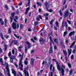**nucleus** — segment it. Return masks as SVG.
Instances as JSON below:
<instances>
[{
	"label": "nucleus",
	"mask_w": 76,
	"mask_h": 76,
	"mask_svg": "<svg viewBox=\"0 0 76 76\" xmlns=\"http://www.w3.org/2000/svg\"><path fill=\"white\" fill-rule=\"evenodd\" d=\"M45 63H49V64H51V61L48 59V58H47L45 60Z\"/></svg>",
	"instance_id": "5"
},
{
	"label": "nucleus",
	"mask_w": 76,
	"mask_h": 76,
	"mask_svg": "<svg viewBox=\"0 0 76 76\" xmlns=\"http://www.w3.org/2000/svg\"><path fill=\"white\" fill-rule=\"evenodd\" d=\"M30 9V7H28L26 9V12L25 13V15H26L27 13L28 12V11L29 10V9Z\"/></svg>",
	"instance_id": "18"
},
{
	"label": "nucleus",
	"mask_w": 76,
	"mask_h": 76,
	"mask_svg": "<svg viewBox=\"0 0 76 76\" xmlns=\"http://www.w3.org/2000/svg\"><path fill=\"white\" fill-rule=\"evenodd\" d=\"M10 58H11L12 59H14V58H15V56H12Z\"/></svg>",
	"instance_id": "59"
},
{
	"label": "nucleus",
	"mask_w": 76,
	"mask_h": 76,
	"mask_svg": "<svg viewBox=\"0 0 76 76\" xmlns=\"http://www.w3.org/2000/svg\"><path fill=\"white\" fill-rule=\"evenodd\" d=\"M15 18H13L14 19V20L15 21V22H16V20H18V17L17 16H15Z\"/></svg>",
	"instance_id": "24"
},
{
	"label": "nucleus",
	"mask_w": 76,
	"mask_h": 76,
	"mask_svg": "<svg viewBox=\"0 0 76 76\" xmlns=\"http://www.w3.org/2000/svg\"><path fill=\"white\" fill-rule=\"evenodd\" d=\"M1 37L2 39H4V38H3V35L2 34H1Z\"/></svg>",
	"instance_id": "40"
},
{
	"label": "nucleus",
	"mask_w": 76,
	"mask_h": 76,
	"mask_svg": "<svg viewBox=\"0 0 76 76\" xmlns=\"http://www.w3.org/2000/svg\"><path fill=\"white\" fill-rule=\"evenodd\" d=\"M37 5H38V6H41L42 5V4H41V3H40L38 2H37Z\"/></svg>",
	"instance_id": "23"
},
{
	"label": "nucleus",
	"mask_w": 76,
	"mask_h": 76,
	"mask_svg": "<svg viewBox=\"0 0 76 76\" xmlns=\"http://www.w3.org/2000/svg\"><path fill=\"white\" fill-rule=\"evenodd\" d=\"M45 41V40L43 39V38H42V37H41L40 38L39 42H40L41 43H43V42H44Z\"/></svg>",
	"instance_id": "14"
},
{
	"label": "nucleus",
	"mask_w": 76,
	"mask_h": 76,
	"mask_svg": "<svg viewBox=\"0 0 76 76\" xmlns=\"http://www.w3.org/2000/svg\"><path fill=\"white\" fill-rule=\"evenodd\" d=\"M52 60L53 61H55V62H56V64H57V63H58V62H57V60L54 58Z\"/></svg>",
	"instance_id": "37"
},
{
	"label": "nucleus",
	"mask_w": 76,
	"mask_h": 76,
	"mask_svg": "<svg viewBox=\"0 0 76 76\" xmlns=\"http://www.w3.org/2000/svg\"><path fill=\"white\" fill-rule=\"evenodd\" d=\"M26 44H28V48H30V47H31V46H32V45H31V44L28 41H27L26 42Z\"/></svg>",
	"instance_id": "11"
},
{
	"label": "nucleus",
	"mask_w": 76,
	"mask_h": 76,
	"mask_svg": "<svg viewBox=\"0 0 76 76\" xmlns=\"http://www.w3.org/2000/svg\"><path fill=\"white\" fill-rule=\"evenodd\" d=\"M23 72L25 76H29V73H28V72L27 71V70L25 69L23 71Z\"/></svg>",
	"instance_id": "4"
},
{
	"label": "nucleus",
	"mask_w": 76,
	"mask_h": 76,
	"mask_svg": "<svg viewBox=\"0 0 76 76\" xmlns=\"http://www.w3.org/2000/svg\"><path fill=\"white\" fill-rule=\"evenodd\" d=\"M64 21H63L62 23V27H63L64 26Z\"/></svg>",
	"instance_id": "35"
},
{
	"label": "nucleus",
	"mask_w": 76,
	"mask_h": 76,
	"mask_svg": "<svg viewBox=\"0 0 76 76\" xmlns=\"http://www.w3.org/2000/svg\"><path fill=\"white\" fill-rule=\"evenodd\" d=\"M34 52V50H31V54H33Z\"/></svg>",
	"instance_id": "60"
},
{
	"label": "nucleus",
	"mask_w": 76,
	"mask_h": 76,
	"mask_svg": "<svg viewBox=\"0 0 76 76\" xmlns=\"http://www.w3.org/2000/svg\"><path fill=\"white\" fill-rule=\"evenodd\" d=\"M14 35L17 38H19V37L18 36H17V35H16L15 34H14Z\"/></svg>",
	"instance_id": "43"
},
{
	"label": "nucleus",
	"mask_w": 76,
	"mask_h": 76,
	"mask_svg": "<svg viewBox=\"0 0 76 76\" xmlns=\"http://www.w3.org/2000/svg\"><path fill=\"white\" fill-rule=\"evenodd\" d=\"M73 72V71L72 70H71L70 72V75H72V73Z\"/></svg>",
	"instance_id": "58"
},
{
	"label": "nucleus",
	"mask_w": 76,
	"mask_h": 76,
	"mask_svg": "<svg viewBox=\"0 0 76 76\" xmlns=\"http://www.w3.org/2000/svg\"><path fill=\"white\" fill-rule=\"evenodd\" d=\"M75 44V42H74L70 46V48H72Z\"/></svg>",
	"instance_id": "20"
},
{
	"label": "nucleus",
	"mask_w": 76,
	"mask_h": 76,
	"mask_svg": "<svg viewBox=\"0 0 76 76\" xmlns=\"http://www.w3.org/2000/svg\"><path fill=\"white\" fill-rule=\"evenodd\" d=\"M34 61H35V59L33 58H32L31 61V64L32 66H34Z\"/></svg>",
	"instance_id": "10"
},
{
	"label": "nucleus",
	"mask_w": 76,
	"mask_h": 76,
	"mask_svg": "<svg viewBox=\"0 0 76 76\" xmlns=\"http://www.w3.org/2000/svg\"><path fill=\"white\" fill-rule=\"evenodd\" d=\"M8 32L9 34H10V33L12 32V31H11V28H8Z\"/></svg>",
	"instance_id": "25"
},
{
	"label": "nucleus",
	"mask_w": 76,
	"mask_h": 76,
	"mask_svg": "<svg viewBox=\"0 0 76 76\" xmlns=\"http://www.w3.org/2000/svg\"><path fill=\"white\" fill-rule=\"evenodd\" d=\"M12 27L14 29H15L16 28V23L14 22L12 23Z\"/></svg>",
	"instance_id": "7"
},
{
	"label": "nucleus",
	"mask_w": 76,
	"mask_h": 76,
	"mask_svg": "<svg viewBox=\"0 0 76 76\" xmlns=\"http://www.w3.org/2000/svg\"><path fill=\"white\" fill-rule=\"evenodd\" d=\"M12 73L13 74H14V76H16V72L14 70V69L12 70Z\"/></svg>",
	"instance_id": "17"
},
{
	"label": "nucleus",
	"mask_w": 76,
	"mask_h": 76,
	"mask_svg": "<svg viewBox=\"0 0 76 76\" xmlns=\"http://www.w3.org/2000/svg\"><path fill=\"white\" fill-rule=\"evenodd\" d=\"M27 6H30V1H28V2L27 4Z\"/></svg>",
	"instance_id": "51"
},
{
	"label": "nucleus",
	"mask_w": 76,
	"mask_h": 76,
	"mask_svg": "<svg viewBox=\"0 0 76 76\" xmlns=\"http://www.w3.org/2000/svg\"><path fill=\"white\" fill-rule=\"evenodd\" d=\"M67 22H68V23L70 25L71 24V22H70V21L69 20H67Z\"/></svg>",
	"instance_id": "62"
},
{
	"label": "nucleus",
	"mask_w": 76,
	"mask_h": 76,
	"mask_svg": "<svg viewBox=\"0 0 76 76\" xmlns=\"http://www.w3.org/2000/svg\"><path fill=\"white\" fill-rule=\"evenodd\" d=\"M53 53V47H51L50 48V50H49V53Z\"/></svg>",
	"instance_id": "16"
},
{
	"label": "nucleus",
	"mask_w": 76,
	"mask_h": 76,
	"mask_svg": "<svg viewBox=\"0 0 76 76\" xmlns=\"http://www.w3.org/2000/svg\"><path fill=\"white\" fill-rule=\"evenodd\" d=\"M11 43L12 44H13L14 43L15 45H16V44H17L18 43V40H13L12 41Z\"/></svg>",
	"instance_id": "13"
},
{
	"label": "nucleus",
	"mask_w": 76,
	"mask_h": 76,
	"mask_svg": "<svg viewBox=\"0 0 76 76\" xmlns=\"http://www.w3.org/2000/svg\"><path fill=\"white\" fill-rule=\"evenodd\" d=\"M54 28L55 30H57V27H56V26H54Z\"/></svg>",
	"instance_id": "61"
},
{
	"label": "nucleus",
	"mask_w": 76,
	"mask_h": 76,
	"mask_svg": "<svg viewBox=\"0 0 76 76\" xmlns=\"http://www.w3.org/2000/svg\"><path fill=\"white\" fill-rule=\"evenodd\" d=\"M71 59L72 60V59H73L74 58V56L73 55H72L71 56Z\"/></svg>",
	"instance_id": "45"
},
{
	"label": "nucleus",
	"mask_w": 76,
	"mask_h": 76,
	"mask_svg": "<svg viewBox=\"0 0 76 76\" xmlns=\"http://www.w3.org/2000/svg\"><path fill=\"white\" fill-rule=\"evenodd\" d=\"M44 5L45 6H47V5H48V2H46L44 4Z\"/></svg>",
	"instance_id": "56"
},
{
	"label": "nucleus",
	"mask_w": 76,
	"mask_h": 76,
	"mask_svg": "<svg viewBox=\"0 0 76 76\" xmlns=\"http://www.w3.org/2000/svg\"><path fill=\"white\" fill-rule=\"evenodd\" d=\"M68 65L69 68H71V64H70L68 63Z\"/></svg>",
	"instance_id": "38"
},
{
	"label": "nucleus",
	"mask_w": 76,
	"mask_h": 76,
	"mask_svg": "<svg viewBox=\"0 0 76 76\" xmlns=\"http://www.w3.org/2000/svg\"><path fill=\"white\" fill-rule=\"evenodd\" d=\"M44 16H48V13H45L44 15Z\"/></svg>",
	"instance_id": "42"
},
{
	"label": "nucleus",
	"mask_w": 76,
	"mask_h": 76,
	"mask_svg": "<svg viewBox=\"0 0 76 76\" xmlns=\"http://www.w3.org/2000/svg\"><path fill=\"white\" fill-rule=\"evenodd\" d=\"M59 13H60V16H62V12H61V10H60Z\"/></svg>",
	"instance_id": "47"
},
{
	"label": "nucleus",
	"mask_w": 76,
	"mask_h": 76,
	"mask_svg": "<svg viewBox=\"0 0 76 76\" xmlns=\"http://www.w3.org/2000/svg\"><path fill=\"white\" fill-rule=\"evenodd\" d=\"M67 31H65L64 32V37L66 35V34H67Z\"/></svg>",
	"instance_id": "30"
},
{
	"label": "nucleus",
	"mask_w": 76,
	"mask_h": 76,
	"mask_svg": "<svg viewBox=\"0 0 76 76\" xmlns=\"http://www.w3.org/2000/svg\"><path fill=\"white\" fill-rule=\"evenodd\" d=\"M53 21L54 20H52L50 22V25H52L53 22Z\"/></svg>",
	"instance_id": "39"
},
{
	"label": "nucleus",
	"mask_w": 76,
	"mask_h": 76,
	"mask_svg": "<svg viewBox=\"0 0 76 76\" xmlns=\"http://www.w3.org/2000/svg\"><path fill=\"white\" fill-rule=\"evenodd\" d=\"M23 54L22 55V57L21 58V59H20V61H22V59H23Z\"/></svg>",
	"instance_id": "26"
},
{
	"label": "nucleus",
	"mask_w": 76,
	"mask_h": 76,
	"mask_svg": "<svg viewBox=\"0 0 76 76\" xmlns=\"http://www.w3.org/2000/svg\"><path fill=\"white\" fill-rule=\"evenodd\" d=\"M49 39H50V41L51 42H53V40H52V39H51V37H49Z\"/></svg>",
	"instance_id": "36"
},
{
	"label": "nucleus",
	"mask_w": 76,
	"mask_h": 76,
	"mask_svg": "<svg viewBox=\"0 0 76 76\" xmlns=\"http://www.w3.org/2000/svg\"><path fill=\"white\" fill-rule=\"evenodd\" d=\"M68 57H69L70 55L72 53V49H70V50L68 49Z\"/></svg>",
	"instance_id": "9"
},
{
	"label": "nucleus",
	"mask_w": 76,
	"mask_h": 76,
	"mask_svg": "<svg viewBox=\"0 0 76 76\" xmlns=\"http://www.w3.org/2000/svg\"><path fill=\"white\" fill-rule=\"evenodd\" d=\"M23 28V25L22 24H20V29H22Z\"/></svg>",
	"instance_id": "28"
},
{
	"label": "nucleus",
	"mask_w": 76,
	"mask_h": 76,
	"mask_svg": "<svg viewBox=\"0 0 76 76\" xmlns=\"http://www.w3.org/2000/svg\"><path fill=\"white\" fill-rule=\"evenodd\" d=\"M68 15H69V11L67 10L65 12V13L64 18H66V17H67Z\"/></svg>",
	"instance_id": "8"
},
{
	"label": "nucleus",
	"mask_w": 76,
	"mask_h": 76,
	"mask_svg": "<svg viewBox=\"0 0 76 76\" xmlns=\"http://www.w3.org/2000/svg\"><path fill=\"white\" fill-rule=\"evenodd\" d=\"M31 41H32V42H35V41H34V40L33 38H31Z\"/></svg>",
	"instance_id": "57"
},
{
	"label": "nucleus",
	"mask_w": 76,
	"mask_h": 76,
	"mask_svg": "<svg viewBox=\"0 0 76 76\" xmlns=\"http://www.w3.org/2000/svg\"><path fill=\"white\" fill-rule=\"evenodd\" d=\"M56 64L57 65V68L58 70L59 71H60L61 69H60V66L58 65V62H57Z\"/></svg>",
	"instance_id": "12"
},
{
	"label": "nucleus",
	"mask_w": 76,
	"mask_h": 76,
	"mask_svg": "<svg viewBox=\"0 0 76 76\" xmlns=\"http://www.w3.org/2000/svg\"><path fill=\"white\" fill-rule=\"evenodd\" d=\"M12 53L13 54H15V50H12Z\"/></svg>",
	"instance_id": "52"
},
{
	"label": "nucleus",
	"mask_w": 76,
	"mask_h": 76,
	"mask_svg": "<svg viewBox=\"0 0 76 76\" xmlns=\"http://www.w3.org/2000/svg\"><path fill=\"white\" fill-rule=\"evenodd\" d=\"M63 68L64 69L66 68L65 66H64L63 65H62V68L61 69L62 70L61 73L62 75L63 76H64V69H63Z\"/></svg>",
	"instance_id": "3"
},
{
	"label": "nucleus",
	"mask_w": 76,
	"mask_h": 76,
	"mask_svg": "<svg viewBox=\"0 0 76 76\" xmlns=\"http://www.w3.org/2000/svg\"><path fill=\"white\" fill-rule=\"evenodd\" d=\"M7 19H5V20H4V22H5V25H6V23H7Z\"/></svg>",
	"instance_id": "49"
},
{
	"label": "nucleus",
	"mask_w": 76,
	"mask_h": 76,
	"mask_svg": "<svg viewBox=\"0 0 76 76\" xmlns=\"http://www.w3.org/2000/svg\"><path fill=\"white\" fill-rule=\"evenodd\" d=\"M56 26L57 27H59V25H58V21L56 22Z\"/></svg>",
	"instance_id": "27"
},
{
	"label": "nucleus",
	"mask_w": 76,
	"mask_h": 76,
	"mask_svg": "<svg viewBox=\"0 0 76 76\" xmlns=\"http://www.w3.org/2000/svg\"><path fill=\"white\" fill-rule=\"evenodd\" d=\"M48 11L49 12H50V13H52V12H53V10L51 9L49 10Z\"/></svg>",
	"instance_id": "55"
},
{
	"label": "nucleus",
	"mask_w": 76,
	"mask_h": 76,
	"mask_svg": "<svg viewBox=\"0 0 76 76\" xmlns=\"http://www.w3.org/2000/svg\"><path fill=\"white\" fill-rule=\"evenodd\" d=\"M15 15V14L14 13H11L12 17L10 18V19L11 20V22H12V19H13V17H14Z\"/></svg>",
	"instance_id": "6"
},
{
	"label": "nucleus",
	"mask_w": 76,
	"mask_h": 76,
	"mask_svg": "<svg viewBox=\"0 0 76 76\" xmlns=\"http://www.w3.org/2000/svg\"><path fill=\"white\" fill-rule=\"evenodd\" d=\"M23 48L22 46H19L18 47V50H19V51H22V48Z\"/></svg>",
	"instance_id": "21"
},
{
	"label": "nucleus",
	"mask_w": 76,
	"mask_h": 76,
	"mask_svg": "<svg viewBox=\"0 0 76 76\" xmlns=\"http://www.w3.org/2000/svg\"><path fill=\"white\" fill-rule=\"evenodd\" d=\"M65 27H66V28H67V26H68L67 25V22H65Z\"/></svg>",
	"instance_id": "48"
},
{
	"label": "nucleus",
	"mask_w": 76,
	"mask_h": 76,
	"mask_svg": "<svg viewBox=\"0 0 76 76\" xmlns=\"http://www.w3.org/2000/svg\"><path fill=\"white\" fill-rule=\"evenodd\" d=\"M5 37L6 39H7L9 38V36L8 35H6L5 36Z\"/></svg>",
	"instance_id": "41"
},
{
	"label": "nucleus",
	"mask_w": 76,
	"mask_h": 76,
	"mask_svg": "<svg viewBox=\"0 0 76 76\" xmlns=\"http://www.w3.org/2000/svg\"><path fill=\"white\" fill-rule=\"evenodd\" d=\"M74 34H75V31L71 32L69 34V36H72V35H73Z\"/></svg>",
	"instance_id": "19"
},
{
	"label": "nucleus",
	"mask_w": 76,
	"mask_h": 76,
	"mask_svg": "<svg viewBox=\"0 0 76 76\" xmlns=\"http://www.w3.org/2000/svg\"><path fill=\"white\" fill-rule=\"evenodd\" d=\"M28 61H24V64L25 65H27V64H28Z\"/></svg>",
	"instance_id": "34"
},
{
	"label": "nucleus",
	"mask_w": 76,
	"mask_h": 76,
	"mask_svg": "<svg viewBox=\"0 0 76 76\" xmlns=\"http://www.w3.org/2000/svg\"><path fill=\"white\" fill-rule=\"evenodd\" d=\"M38 22L37 21L35 22L34 24V26H36V25H38Z\"/></svg>",
	"instance_id": "33"
},
{
	"label": "nucleus",
	"mask_w": 76,
	"mask_h": 76,
	"mask_svg": "<svg viewBox=\"0 0 76 76\" xmlns=\"http://www.w3.org/2000/svg\"><path fill=\"white\" fill-rule=\"evenodd\" d=\"M19 66L20 67V70H23V65H22V61H20L19 63Z\"/></svg>",
	"instance_id": "2"
},
{
	"label": "nucleus",
	"mask_w": 76,
	"mask_h": 76,
	"mask_svg": "<svg viewBox=\"0 0 76 76\" xmlns=\"http://www.w3.org/2000/svg\"><path fill=\"white\" fill-rule=\"evenodd\" d=\"M49 76H53V72H51L49 74Z\"/></svg>",
	"instance_id": "46"
},
{
	"label": "nucleus",
	"mask_w": 76,
	"mask_h": 76,
	"mask_svg": "<svg viewBox=\"0 0 76 76\" xmlns=\"http://www.w3.org/2000/svg\"><path fill=\"white\" fill-rule=\"evenodd\" d=\"M5 7L6 9H8V7H7V5H5Z\"/></svg>",
	"instance_id": "64"
},
{
	"label": "nucleus",
	"mask_w": 76,
	"mask_h": 76,
	"mask_svg": "<svg viewBox=\"0 0 76 76\" xmlns=\"http://www.w3.org/2000/svg\"><path fill=\"white\" fill-rule=\"evenodd\" d=\"M1 63L2 64V66H6V68L8 73V76H10V74L9 73V65L8 64L5 62H3Z\"/></svg>",
	"instance_id": "1"
},
{
	"label": "nucleus",
	"mask_w": 76,
	"mask_h": 76,
	"mask_svg": "<svg viewBox=\"0 0 76 76\" xmlns=\"http://www.w3.org/2000/svg\"><path fill=\"white\" fill-rule=\"evenodd\" d=\"M24 51L26 53H27L28 52V49L26 48L25 49Z\"/></svg>",
	"instance_id": "31"
},
{
	"label": "nucleus",
	"mask_w": 76,
	"mask_h": 76,
	"mask_svg": "<svg viewBox=\"0 0 76 76\" xmlns=\"http://www.w3.org/2000/svg\"><path fill=\"white\" fill-rule=\"evenodd\" d=\"M53 67V65L51 64L50 65V70H52V68Z\"/></svg>",
	"instance_id": "50"
},
{
	"label": "nucleus",
	"mask_w": 76,
	"mask_h": 76,
	"mask_svg": "<svg viewBox=\"0 0 76 76\" xmlns=\"http://www.w3.org/2000/svg\"><path fill=\"white\" fill-rule=\"evenodd\" d=\"M40 19H42V17L41 15H38L37 18V21H39Z\"/></svg>",
	"instance_id": "15"
},
{
	"label": "nucleus",
	"mask_w": 76,
	"mask_h": 76,
	"mask_svg": "<svg viewBox=\"0 0 76 76\" xmlns=\"http://www.w3.org/2000/svg\"><path fill=\"white\" fill-rule=\"evenodd\" d=\"M1 23L3 25H4V21H3V20L1 22Z\"/></svg>",
	"instance_id": "54"
},
{
	"label": "nucleus",
	"mask_w": 76,
	"mask_h": 76,
	"mask_svg": "<svg viewBox=\"0 0 76 76\" xmlns=\"http://www.w3.org/2000/svg\"><path fill=\"white\" fill-rule=\"evenodd\" d=\"M63 52L64 53L65 56H66V55H67V52H66V51H65L64 50H63Z\"/></svg>",
	"instance_id": "29"
},
{
	"label": "nucleus",
	"mask_w": 76,
	"mask_h": 76,
	"mask_svg": "<svg viewBox=\"0 0 76 76\" xmlns=\"http://www.w3.org/2000/svg\"><path fill=\"white\" fill-rule=\"evenodd\" d=\"M53 40L55 43L58 44V40L57 39H54Z\"/></svg>",
	"instance_id": "22"
},
{
	"label": "nucleus",
	"mask_w": 76,
	"mask_h": 76,
	"mask_svg": "<svg viewBox=\"0 0 76 76\" xmlns=\"http://www.w3.org/2000/svg\"><path fill=\"white\" fill-rule=\"evenodd\" d=\"M13 61V59L10 58V62L12 63Z\"/></svg>",
	"instance_id": "44"
},
{
	"label": "nucleus",
	"mask_w": 76,
	"mask_h": 76,
	"mask_svg": "<svg viewBox=\"0 0 76 76\" xmlns=\"http://www.w3.org/2000/svg\"><path fill=\"white\" fill-rule=\"evenodd\" d=\"M0 62L2 63L3 62V59L2 58H1L0 59Z\"/></svg>",
	"instance_id": "63"
},
{
	"label": "nucleus",
	"mask_w": 76,
	"mask_h": 76,
	"mask_svg": "<svg viewBox=\"0 0 76 76\" xmlns=\"http://www.w3.org/2000/svg\"><path fill=\"white\" fill-rule=\"evenodd\" d=\"M18 73L20 75V76H23V75H22V73L19 72H18Z\"/></svg>",
	"instance_id": "32"
},
{
	"label": "nucleus",
	"mask_w": 76,
	"mask_h": 76,
	"mask_svg": "<svg viewBox=\"0 0 76 76\" xmlns=\"http://www.w3.org/2000/svg\"><path fill=\"white\" fill-rule=\"evenodd\" d=\"M65 60L66 61V62H67V56H65Z\"/></svg>",
	"instance_id": "53"
}]
</instances>
